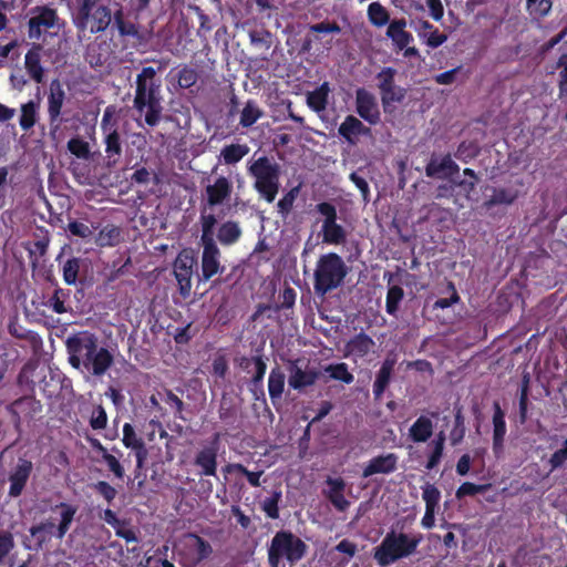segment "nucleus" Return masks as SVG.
I'll use <instances>...</instances> for the list:
<instances>
[{
    "label": "nucleus",
    "mask_w": 567,
    "mask_h": 567,
    "mask_svg": "<svg viewBox=\"0 0 567 567\" xmlns=\"http://www.w3.org/2000/svg\"><path fill=\"white\" fill-rule=\"evenodd\" d=\"M69 363L74 369L84 368L94 377L104 375L114 363L113 354L99 346V338L87 330L70 336L65 341Z\"/></svg>",
    "instance_id": "nucleus-1"
},
{
    "label": "nucleus",
    "mask_w": 567,
    "mask_h": 567,
    "mask_svg": "<svg viewBox=\"0 0 567 567\" xmlns=\"http://www.w3.org/2000/svg\"><path fill=\"white\" fill-rule=\"evenodd\" d=\"M162 69L144 66L136 75L133 106L138 113L145 112L144 120L148 126H156L163 112L162 80L157 75Z\"/></svg>",
    "instance_id": "nucleus-2"
},
{
    "label": "nucleus",
    "mask_w": 567,
    "mask_h": 567,
    "mask_svg": "<svg viewBox=\"0 0 567 567\" xmlns=\"http://www.w3.org/2000/svg\"><path fill=\"white\" fill-rule=\"evenodd\" d=\"M348 275V267L336 252L321 255L313 274V289L319 296L340 287Z\"/></svg>",
    "instance_id": "nucleus-3"
},
{
    "label": "nucleus",
    "mask_w": 567,
    "mask_h": 567,
    "mask_svg": "<svg viewBox=\"0 0 567 567\" xmlns=\"http://www.w3.org/2000/svg\"><path fill=\"white\" fill-rule=\"evenodd\" d=\"M248 174L255 178L254 189L267 203H272L280 187V166L268 156H260L249 163Z\"/></svg>",
    "instance_id": "nucleus-4"
},
{
    "label": "nucleus",
    "mask_w": 567,
    "mask_h": 567,
    "mask_svg": "<svg viewBox=\"0 0 567 567\" xmlns=\"http://www.w3.org/2000/svg\"><path fill=\"white\" fill-rule=\"evenodd\" d=\"M307 544L290 530H279L272 537L268 547L269 567H285L286 559L291 566L301 560L307 554Z\"/></svg>",
    "instance_id": "nucleus-5"
},
{
    "label": "nucleus",
    "mask_w": 567,
    "mask_h": 567,
    "mask_svg": "<svg viewBox=\"0 0 567 567\" xmlns=\"http://www.w3.org/2000/svg\"><path fill=\"white\" fill-rule=\"evenodd\" d=\"M421 536L410 537L408 534L389 532L381 544L374 549V559L381 567H386L401 558L414 554Z\"/></svg>",
    "instance_id": "nucleus-6"
},
{
    "label": "nucleus",
    "mask_w": 567,
    "mask_h": 567,
    "mask_svg": "<svg viewBox=\"0 0 567 567\" xmlns=\"http://www.w3.org/2000/svg\"><path fill=\"white\" fill-rule=\"evenodd\" d=\"M114 10L104 3L86 14L73 16L72 21L78 33H85L89 31L91 34H99L105 32L113 22Z\"/></svg>",
    "instance_id": "nucleus-7"
},
{
    "label": "nucleus",
    "mask_w": 567,
    "mask_h": 567,
    "mask_svg": "<svg viewBox=\"0 0 567 567\" xmlns=\"http://www.w3.org/2000/svg\"><path fill=\"white\" fill-rule=\"evenodd\" d=\"M31 17L27 23L28 38L39 41L44 32L59 27V14L56 9L50 6H37L30 10Z\"/></svg>",
    "instance_id": "nucleus-8"
},
{
    "label": "nucleus",
    "mask_w": 567,
    "mask_h": 567,
    "mask_svg": "<svg viewBox=\"0 0 567 567\" xmlns=\"http://www.w3.org/2000/svg\"><path fill=\"white\" fill-rule=\"evenodd\" d=\"M197 259L190 249H183L173 264V271L182 297L187 298L192 290V277Z\"/></svg>",
    "instance_id": "nucleus-9"
},
{
    "label": "nucleus",
    "mask_w": 567,
    "mask_h": 567,
    "mask_svg": "<svg viewBox=\"0 0 567 567\" xmlns=\"http://www.w3.org/2000/svg\"><path fill=\"white\" fill-rule=\"evenodd\" d=\"M65 101V91L62 83L54 79L51 81L48 94V117L51 134H55L68 120L63 117V104Z\"/></svg>",
    "instance_id": "nucleus-10"
},
{
    "label": "nucleus",
    "mask_w": 567,
    "mask_h": 567,
    "mask_svg": "<svg viewBox=\"0 0 567 567\" xmlns=\"http://www.w3.org/2000/svg\"><path fill=\"white\" fill-rule=\"evenodd\" d=\"M355 112L371 125H377L381 121L377 97L364 87H359L355 91Z\"/></svg>",
    "instance_id": "nucleus-11"
},
{
    "label": "nucleus",
    "mask_w": 567,
    "mask_h": 567,
    "mask_svg": "<svg viewBox=\"0 0 567 567\" xmlns=\"http://www.w3.org/2000/svg\"><path fill=\"white\" fill-rule=\"evenodd\" d=\"M7 411L12 416V421L18 427L22 421L32 420L37 414L42 412V404L33 394L23 395L7 406Z\"/></svg>",
    "instance_id": "nucleus-12"
},
{
    "label": "nucleus",
    "mask_w": 567,
    "mask_h": 567,
    "mask_svg": "<svg viewBox=\"0 0 567 567\" xmlns=\"http://www.w3.org/2000/svg\"><path fill=\"white\" fill-rule=\"evenodd\" d=\"M202 251V274L199 281L207 282L218 272H223L225 267L220 264V250L215 243H200Z\"/></svg>",
    "instance_id": "nucleus-13"
},
{
    "label": "nucleus",
    "mask_w": 567,
    "mask_h": 567,
    "mask_svg": "<svg viewBox=\"0 0 567 567\" xmlns=\"http://www.w3.org/2000/svg\"><path fill=\"white\" fill-rule=\"evenodd\" d=\"M111 27L112 29L116 30L118 37L124 40L133 39L138 44L145 40L143 33L140 30V25L128 19L123 6L118 2L115 3L113 22Z\"/></svg>",
    "instance_id": "nucleus-14"
},
{
    "label": "nucleus",
    "mask_w": 567,
    "mask_h": 567,
    "mask_svg": "<svg viewBox=\"0 0 567 567\" xmlns=\"http://www.w3.org/2000/svg\"><path fill=\"white\" fill-rule=\"evenodd\" d=\"M218 440L219 434H216L214 441L195 455L194 465L199 468L202 476H216L217 474Z\"/></svg>",
    "instance_id": "nucleus-15"
},
{
    "label": "nucleus",
    "mask_w": 567,
    "mask_h": 567,
    "mask_svg": "<svg viewBox=\"0 0 567 567\" xmlns=\"http://www.w3.org/2000/svg\"><path fill=\"white\" fill-rule=\"evenodd\" d=\"M182 544L195 565L209 558L213 554L212 545L195 533H186L182 538Z\"/></svg>",
    "instance_id": "nucleus-16"
},
{
    "label": "nucleus",
    "mask_w": 567,
    "mask_h": 567,
    "mask_svg": "<svg viewBox=\"0 0 567 567\" xmlns=\"http://www.w3.org/2000/svg\"><path fill=\"white\" fill-rule=\"evenodd\" d=\"M33 464L31 461L19 457L18 463L13 471L9 475V496L10 497H18L22 494L29 477L32 473Z\"/></svg>",
    "instance_id": "nucleus-17"
},
{
    "label": "nucleus",
    "mask_w": 567,
    "mask_h": 567,
    "mask_svg": "<svg viewBox=\"0 0 567 567\" xmlns=\"http://www.w3.org/2000/svg\"><path fill=\"white\" fill-rule=\"evenodd\" d=\"M233 193V183L226 176H219L205 187L206 203L209 207L223 205Z\"/></svg>",
    "instance_id": "nucleus-18"
},
{
    "label": "nucleus",
    "mask_w": 567,
    "mask_h": 567,
    "mask_svg": "<svg viewBox=\"0 0 567 567\" xmlns=\"http://www.w3.org/2000/svg\"><path fill=\"white\" fill-rule=\"evenodd\" d=\"M493 444L492 450L495 457L499 458L504 454V443L506 435V421L505 412L503 411L499 402L493 403Z\"/></svg>",
    "instance_id": "nucleus-19"
},
{
    "label": "nucleus",
    "mask_w": 567,
    "mask_h": 567,
    "mask_svg": "<svg viewBox=\"0 0 567 567\" xmlns=\"http://www.w3.org/2000/svg\"><path fill=\"white\" fill-rule=\"evenodd\" d=\"M65 247H63L55 260L61 266L63 281L68 286H75L80 279L81 272L84 271L85 260L81 257L71 256L70 258L62 260Z\"/></svg>",
    "instance_id": "nucleus-20"
},
{
    "label": "nucleus",
    "mask_w": 567,
    "mask_h": 567,
    "mask_svg": "<svg viewBox=\"0 0 567 567\" xmlns=\"http://www.w3.org/2000/svg\"><path fill=\"white\" fill-rule=\"evenodd\" d=\"M49 281L54 286V290L50 297L42 301V305L56 315H64L72 310L71 290L62 288L54 278Z\"/></svg>",
    "instance_id": "nucleus-21"
},
{
    "label": "nucleus",
    "mask_w": 567,
    "mask_h": 567,
    "mask_svg": "<svg viewBox=\"0 0 567 567\" xmlns=\"http://www.w3.org/2000/svg\"><path fill=\"white\" fill-rule=\"evenodd\" d=\"M460 172V166L452 159L450 154L437 158L434 155L425 166V175L430 178H445Z\"/></svg>",
    "instance_id": "nucleus-22"
},
{
    "label": "nucleus",
    "mask_w": 567,
    "mask_h": 567,
    "mask_svg": "<svg viewBox=\"0 0 567 567\" xmlns=\"http://www.w3.org/2000/svg\"><path fill=\"white\" fill-rule=\"evenodd\" d=\"M339 135L350 145H357L360 136L371 134V128L365 126L354 115H347L338 128Z\"/></svg>",
    "instance_id": "nucleus-23"
},
{
    "label": "nucleus",
    "mask_w": 567,
    "mask_h": 567,
    "mask_svg": "<svg viewBox=\"0 0 567 567\" xmlns=\"http://www.w3.org/2000/svg\"><path fill=\"white\" fill-rule=\"evenodd\" d=\"M122 442L125 447L133 450L136 457V468L142 470L147 457V450L142 437H138L133 425L125 423L123 425Z\"/></svg>",
    "instance_id": "nucleus-24"
},
{
    "label": "nucleus",
    "mask_w": 567,
    "mask_h": 567,
    "mask_svg": "<svg viewBox=\"0 0 567 567\" xmlns=\"http://www.w3.org/2000/svg\"><path fill=\"white\" fill-rule=\"evenodd\" d=\"M319 371L316 369L303 370L297 362L289 365L288 384L297 391H302L305 388L311 386L319 379Z\"/></svg>",
    "instance_id": "nucleus-25"
},
{
    "label": "nucleus",
    "mask_w": 567,
    "mask_h": 567,
    "mask_svg": "<svg viewBox=\"0 0 567 567\" xmlns=\"http://www.w3.org/2000/svg\"><path fill=\"white\" fill-rule=\"evenodd\" d=\"M398 456L394 453L379 455L369 461L362 472V477L367 478L374 474H390L396 470Z\"/></svg>",
    "instance_id": "nucleus-26"
},
{
    "label": "nucleus",
    "mask_w": 567,
    "mask_h": 567,
    "mask_svg": "<svg viewBox=\"0 0 567 567\" xmlns=\"http://www.w3.org/2000/svg\"><path fill=\"white\" fill-rule=\"evenodd\" d=\"M326 483L329 486V491L324 492L326 497L337 511L346 512L350 506V502L344 497L343 494L346 488V482L343 478H333L329 476L326 480Z\"/></svg>",
    "instance_id": "nucleus-27"
},
{
    "label": "nucleus",
    "mask_w": 567,
    "mask_h": 567,
    "mask_svg": "<svg viewBox=\"0 0 567 567\" xmlns=\"http://www.w3.org/2000/svg\"><path fill=\"white\" fill-rule=\"evenodd\" d=\"M405 19H395L390 22L386 30V37H389L398 50H403L412 41L413 35L405 30Z\"/></svg>",
    "instance_id": "nucleus-28"
},
{
    "label": "nucleus",
    "mask_w": 567,
    "mask_h": 567,
    "mask_svg": "<svg viewBox=\"0 0 567 567\" xmlns=\"http://www.w3.org/2000/svg\"><path fill=\"white\" fill-rule=\"evenodd\" d=\"M103 134L106 154V166L114 167L120 162L122 156V140L118 128L105 132Z\"/></svg>",
    "instance_id": "nucleus-29"
},
{
    "label": "nucleus",
    "mask_w": 567,
    "mask_h": 567,
    "mask_svg": "<svg viewBox=\"0 0 567 567\" xmlns=\"http://www.w3.org/2000/svg\"><path fill=\"white\" fill-rule=\"evenodd\" d=\"M434 424L425 415H420L409 429V437L413 443H425L433 435Z\"/></svg>",
    "instance_id": "nucleus-30"
},
{
    "label": "nucleus",
    "mask_w": 567,
    "mask_h": 567,
    "mask_svg": "<svg viewBox=\"0 0 567 567\" xmlns=\"http://www.w3.org/2000/svg\"><path fill=\"white\" fill-rule=\"evenodd\" d=\"M41 45L37 44L30 49L24 58V66L30 78L37 83H43L44 70L41 64Z\"/></svg>",
    "instance_id": "nucleus-31"
},
{
    "label": "nucleus",
    "mask_w": 567,
    "mask_h": 567,
    "mask_svg": "<svg viewBox=\"0 0 567 567\" xmlns=\"http://www.w3.org/2000/svg\"><path fill=\"white\" fill-rule=\"evenodd\" d=\"M406 93V89L396 84L380 93L383 112L393 114L396 111V104H401L405 100Z\"/></svg>",
    "instance_id": "nucleus-32"
},
{
    "label": "nucleus",
    "mask_w": 567,
    "mask_h": 567,
    "mask_svg": "<svg viewBox=\"0 0 567 567\" xmlns=\"http://www.w3.org/2000/svg\"><path fill=\"white\" fill-rule=\"evenodd\" d=\"M243 236V230L238 221L227 220L219 225L217 229V240L223 246H233Z\"/></svg>",
    "instance_id": "nucleus-33"
},
{
    "label": "nucleus",
    "mask_w": 567,
    "mask_h": 567,
    "mask_svg": "<svg viewBox=\"0 0 567 567\" xmlns=\"http://www.w3.org/2000/svg\"><path fill=\"white\" fill-rule=\"evenodd\" d=\"M492 190L493 194L483 204L486 209L497 205H512L519 196V192L512 187H493Z\"/></svg>",
    "instance_id": "nucleus-34"
},
{
    "label": "nucleus",
    "mask_w": 567,
    "mask_h": 567,
    "mask_svg": "<svg viewBox=\"0 0 567 567\" xmlns=\"http://www.w3.org/2000/svg\"><path fill=\"white\" fill-rule=\"evenodd\" d=\"M330 85L323 82L316 90L308 92L307 105L315 112L320 113L326 111L329 102Z\"/></svg>",
    "instance_id": "nucleus-35"
},
{
    "label": "nucleus",
    "mask_w": 567,
    "mask_h": 567,
    "mask_svg": "<svg viewBox=\"0 0 567 567\" xmlns=\"http://www.w3.org/2000/svg\"><path fill=\"white\" fill-rule=\"evenodd\" d=\"M54 509L61 511L60 512L61 519L56 527L55 537L58 539H63V537L65 536V534L69 532V529L71 527V524L74 519L78 507L72 504L61 502L55 505Z\"/></svg>",
    "instance_id": "nucleus-36"
},
{
    "label": "nucleus",
    "mask_w": 567,
    "mask_h": 567,
    "mask_svg": "<svg viewBox=\"0 0 567 567\" xmlns=\"http://www.w3.org/2000/svg\"><path fill=\"white\" fill-rule=\"evenodd\" d=\"M285 381L284 371L279 367L272 368L268 377V393L274 405L281 399Z\"/></svg>",
    "instance_id": "nucleus-37"
},
{
    "label": "nucleus",
    "mask_w": 567,
    "mask_h": 567,
    "mask_svg": "<svg viewBox=\"0 0 567 567\" xmlns=\"http://www.w3.org/2000/svg\"><path fill=\"white\" fill-rule=\"evenodd\" d=\"M393 367H394V361L386 359L382 363L380 370L378 371L374 383H373V394L377 399L381 398V395L384 393L385 389L388 388L390 380H391Z\"/></svg>",
    "instance_id": "nucleus-38"
},
{
    "label": "nucleus",
    "mask_w": 567,
    "mask_h": 567,
    "mask_svg": "<svg viewBox=\"0 0 567 567\" xmlns=\"http://www.w3.org/2000/svg\"><path fill=\"white\" fill-rule=\"evenodd\" d=\"M349 352L360 358L367 355L374 347L373 339L364 332L355 334L347 344Z\"/></svg>",
    "instance_id": "nucleus-39"
},
{
    "label": "nucleus",
    "mask_w": 567,
    "mask_h": 567,
    "mask_svg": "<svg viewBox=\"0 0 567 567\" xmlns=\"http://www.w3.org/2000/svg\"><path fill=\"white\" fill-rule=\"evenodd\" d=\"M250 148L247 144L225 145L220 151V157L226 165H235L240 162Z\"/></svg>",
    "instance_id": "nucleus-40"
},
{
    "label": "nucleus",
    "mask_w": 567,
    "mask_h": 567,
    "mask_svg": "<svg viewBox=\"0 0 567 567\" xmlns=\"http://www.w3.org/2000/svg\"><path fill=\"white\" fill-rule=\"evenodd\" d=\"M347 233L344 228L336 221L322 224V240L329 245H340L344 243Z\"/></svg>",
    "instance_id": "nucleus-41"
},
{
    "label": "nucleus",
    "mask_w": 567,
    "mask_h": 567,
    "mask_svg": "<svg viewBox=\"0 0 567 567\" xmlns=\"http://www.w3.org/2000/svg\"><path fill=\"white\" fill-rule=\"evenodd\" d=\"M369 22L377 28L390 24V13L380 2H371L367 10Z\"/></svg>",
    "instance_id": "nucleus-42"
},
{
    "label": "nucleus",
    "mask_w": 567,
    "mask_h": 567,
    "mask_svg": "<svg viewBox=\"0 0 567 567\" xmlns=\"http://www.w3.org/2000/svg\"><path fill=\"white\" fill-rule=\"evenodd\" d=\"M121 230L117 226L106 225L100 229L95 243L100 247H113L120 243Z\"/></svg>",
    "instance_id": "nucleus-43"
},
{
    "label": "nucleus",
    "mask_w": 567,
    "mask_h": 567,
    "mask_svg": "<svg viewBox=\"0 0 567 567\" xmlns=\"http://www.w3.org/2000/svg\"><path fill=\"white\" fill-rule=\"evenodd\" d=\"M296 297H297L296 290L293 288L287 286L279 295L280 302L278 305L259 306L257 313L262 312L264 310H271L275 313H277L281 309L292 308L296 302Z\"/></svg>",
    "instance_id": "nucleus-44"
},
{
    "label": "nucleus",
    "mask_w": 567,
    "mask_h": 567,
    "mask_svg": "<svg viewBox=\"0 0 567 567\" xmlns=\"http://www.w3.org/2000/svg\"><path fill=\"white\" fill-rule=\"evenodd\" d=\"M404 298V290L401 286H390L386 292L385 311L395 317L399 311V306Z\"/></svg>",
    "instance_id": "nucleus-45"
},
{
    "label": "nucleus",
    "mask_w": 567,
    "mask_h": 567,
    "mask_svg": "<svg viewBox=\"0 0 567 567\" xmlns=\"http://www.w3.org/2000/svg\"><path fill=\"white\" fill-rule=\"evenodd\" d=\"M264 115V112L258 107L255 101L249 100L241 113H240V120L239 124L247 128L252 126L261 116Z\"/></svg>",
    "instance_id": "nucleus-46"
},
{
    "label": "nucleus",
    "mask_w": 567,
    "mask_h": 567,
    "mask_svg": "<svg viewBox=\"0 0 567 567\" xmlns=\"http://www.w3.org/2000/svg\"><path fill=\"white\" fill-rule=\"evenodd\" d=\"M218 416L224 423L228 425L235 423L237 419V408L233 398L223 394L218 409Z\"/></svg>",
    "instance_id": "nucleus-47"
},
{
    "label": "nucleus",
    "mask_w": 567,
    "mask_h": 567,
    "mask_svg": "<svg viewBox=\"0 0 567 567\" xmlns=\"http://www.w3.org/2000/svg\"><path fill=\"white\" fill-rule=\"evenodd\" d=\"M480 152H481V148L477 145V143L472 142V141H463L458 144V146L454 153V156H455V158H457L458 161H461L463 163H468L472 159H474L475 157H477Z\"/></svg>",
    "instance_id": "nucleus-48"
},
{
    "label": "nucleus",
    "mask_w": 567,
    "mask_h": 567,
    "mask_svg": "<svg viewBox=\"0 0 567 567\" xmlns=\"http://www.w3.org/2000/svg\"><path fill=\"white\" fill-rule=\"evenodd\" d=\"M282 493L280 489H276L269 497H266L260 507L265 512L266 516L270 519L279 518V503L281 501Z\"/></svg>",
    "instance_id": "nucleus-49"
},
{
    "label": "nucleus",
    "mask_w": 567,
    "mask_h": 567,
    "mask_svg": "<svg viewBox=\"0 0 567 567\" xmlns=\"http://www.w3.org/2000/svg\"><path fill=\"white\" fill-rule=\"evenodd\" d=\"M223 470L228 474L236 472L245 475L252 487L260 486V476L264 473L262 471L251 472L240 463H229Z\"/></svg>",
    "instance_id": "nucleus-50"
},
{
    "label": "nucleus",
    "mask_w": 567,
    "mask_h": 567,
    "mask_svg": "<svg viewBox=\"0 0 567 567\" xmlns=\"http://www.w3.org/2000/svg\"><path fill=\"white\" fill-rule=\"evenodd\" d=\"M37 104L33 101H29L21 105V115L19 124L23 131L31 130L37 122Z\"/></svg>",
    "instance_id": "nucleus-51"
},
{
    "label": "nucleus",
    "mask_w": 567,
    "mask_h": 567,
    "mask_svg": "<svg viewBox=\"0 0 567 567\" xmlns=\"http://www.w3.org/2000/svg\"><path fill=\"white\" fill-rule=\"evenodd\" d=\"M217 218L214 214H200L202 235L200 243H215V226Z\"/></svg>",
    "instance_id": "nucleus-52"
},
{
    "label": "nucleus",
    "mask_w": 567,
    "mask_h": 567,
    "mask_svg": "<svg viewBox=\"0 0 567 567\" xmlns=\"http://www.w3.org/2000/svg\"><path fill=\"white\" fill-rule=\"evenodd\" d=\"M326 372L329 373V377L333 380L342 381L346 384H350L353 382L354 377L349 371L347 363H333L326 367Z\"/></svg>",
    "instance_id": "nucleus-53"
},
{
    "label": "nucleus",
    "mask_w": 567,
    "mask_h": 567,
    "mask_svg": "<svg viewBox=\"0 0 567 567\" xmlns=\"http://www.w3.org/2000/svg\"><path fill=\"white\" fill-rule=\"evenodd\" d=\"M68 151L78 158L90 159L91 151L86 141L81 137H72L68 142Z\"/></svg>",
    "instance_id": "nucleus-54"
},
{
    "label": "nucleus",
    "mask_w": 567,
    "mask_h": 567,
    "mask_svg": "<svg viewBox=\"0 0 567 567\" xmlns=\"http://www.w3.org/2000/svg\"><path fill=\"white\" fill-rule=\"evenodd\" d=\"M422 498L425 503V508H435L439 509L440 501H441V492L440 489L431 483H425L422 487Z\"/></svg>",
    "instance_id": "nucleus-55"
},
{
    "label": "nucleus",
    "mask_w": 567,
    "mask_h": 567,
    "mask_svg": "<svg viewBox=\"0 0 567 567\" xmlns=\"http://www.w3.org/2000/svg\"><path fill=\"white\" fill-rule=\"evenodd\" d=\"M299 192H300V186L299 185L295 186L291 189H289L284 195V197L280 198L279 202L277 203L278 213L282 217H287L290 214V212L293 207V203L299 195Z\"/></svg>",
    "instance_id": "nucleus-56"
},
{
    "label": "nucleus",
    "mask_w": 567,
    "mask_h": 567,
    "mask_svg": "<svg viewBox=\"0 0 567 567\" xmlns=\"http://www.w3.org/2000/svg\"><path fill=\"white\" fill-rule=\"evenodd\" d=\"M396 70L391 66H384L375 75V79L378 81L377 86L379 89V92L382 93L386 89L393 86L395 84V75Z\"/></svg>",
    "instance_id": "nucleus-57"
},
{
    "label": "nucleus",
    "mask_w": 567,
    "mask_h": 567,
    "mask_svg": "<svg viewBox=\"0 0 567 567\" xmlns=\"http://www.w3.org/2000/svg\"><path fill=\"white\" fill-rule=\"evenodd\" d=\"M177 83L182 89H189L198 81V72L188 65H183L176 75Z\"/></svg>",
    "instance_id": "nucleus-58"
},
{
    "label": "nucleus",
    "mask_w": 567,
    "mask_h": 567,
    "mask_svg": "<svg viewBox=\"0 0 567 567\" xmlns=\"http://www.w3.org/2000/svg\"><path fill=\"white\" fill-rule=\"evenodd\" d=\"M492 487V484H474L471 482H464L456 489L455 496L457 499H462L466 496H475L478 493H485Z\"/></svg>",
    "instance_id": "nucleus-59"
},
{
    "label": "nucleus",
    "mask_w": 567,
    "mask_h": 567,
    "mask_svg": "<svg viewBox=\"0 0 567 567\" xmlns=\"http://www.w3.org/2000/svg\"><path fill=\"white\" fill-rule=\"evenodd\" d=\"M97 228H99V224L97 225L92 224V227H90L89 225L78 221V220H71L66 226V230L72 236L83 238V239L89 238L93 234V230H95Z\"/></svg>",
    "instance_id": "nucleus-60"
},
{
    "label": "nucleus",
    "mask_w": 567,
    "mask_h": 567,
    "mask_svg": "<svg viewBox=\"0 0 567 567\" xmlns=\"http://www.w3.org/2000/svg\"><path fill=\"white\" fill-rule=\"evenodd\" d=\"M526 2L530 14H535L540 18L546 17L553 7V0H526Z\"/></svg>",
    "instance_id": "nucleus-61"
},
{
    "label": "nucleus",
    "mask_w": 567,
    "mask_h": 567,
    "mask_svg": "<svg viewBox=\"0 0 567 567\" xmlns=\"http://www.w3.org/2000/svg\"><path fill=\"white\" fill-rule=\"evenodd\" d=\"M107 425V414L103 405L94 408L90 417V426L95 431L104 430Z\"/></svg>",
    "instance_id": "nucleus-62"
},
{
    "label": "nucleus",
    "mask_w": 567,
    "mask_h": 567,
    "mask_svg": "<svg viewBox=\"0 0 567 567\" xmlns=\"http://www.w3.org/2000/svg\"><path fill=\"white\" fill-rule=\"evenodd\" d=\"M91 487L100 496H102L107 502V504H111L117 495V491L115 489V487H113L110 483L105 481H99L96 483H93Z\"/></svg>",
    "instance_id": "nucleus-63"
},
{
    "label": "nucleus",
    "mask_w": 567,
    "mask_h": 567,
    "mask_svg": "<svg viewBox=\"0 0 567 567\" xmlns=\"http://www.w3.org/2000/svg\"><path fill=\"white\" fill-rule=\"evenodd\" d=\"M567 461V439L564 441L563 447L555 451L548 460L549 471L554 472L566 463Z\"/></svg>",
    "instance_id": "nucleus-64"
}]
</instances>
